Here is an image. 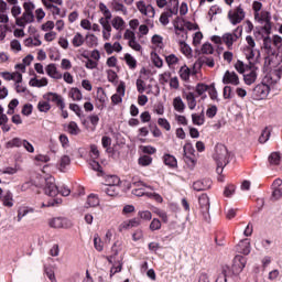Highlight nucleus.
Returning <instances> with one entry per match:
<instances>
[{"label":"nucleus","mask_w":282,"mask_h":282,"mask_svg":"<svg viewBox=\"0 0 282 282\" xmlns=\"http://www.w3.org/2000/svg\"><path fill=\"white\" fill-rule=\"evenodd\" d=\"M272 44H274V43L270 36H267L263 39V47H264V50H267V52L272 51Z\"/></svg>","instance_id":"nucleus-58"},{"label":"nucleus","mask_w":282,"mask_h":282,"mask_svg":"<svg viewBox=\"0 0 282 282\" xmlns=\"http://www.w3.org/2000/svg\"><path fill=\"white\" fill-rule=\"evenodd\" d=\"M141 221L138 218H132L130 220H126L123 221L120 226H119V230L120 232H122V230H129L131 228H138V226H140Z\"/></svg>","instance_id":"nucleus-18"},{"label":"nucleus","mask_w":282,"mask_h":282,"mask_svg":"<svg viewBox=\"0 0 282 282\" xmlns=\"http://www.w3.org/2000/svg\"><path fill=\"white\" fill-rule=\"evenodd\" d=\"M180 12V1L177 0H170L167 3L166 11L163 12L160 17V23L162 25H169L171 17H177Z\"/></svg>","instance_id":"nucleus-4"},{"label":"nucleus","mask_w":282,"mask_h":282,"mask_svg":"<svg viewBox=\"0 0 282 282\" xmlns=\"http://www.w3.org/2000/svg\"><path fill=\"white\" fill-rule=\"evenodd\" d=\"M106 186H120V177H118V175L107 176Z\"/></svg>","instance_id":"nucleus-39"},{"label":"nucleus","mask_w":282,"mask_h":282,"mask_svg":"<svg viewBox=\"0 0 282 282\" xmlns=\"http://www.w3.org/2000/svg\"><path fill=\"white\" fill-rule=\"evenodd\" d=\"M52 109V106L50 105L48 100H41L37 104V110L41 111L42 113H47Z\"/></svg>","instance_id":"nucleus-41"},{"label":"nucleus","mask_w":282,"mask_h":282,"mask_svg":"<svg viewBox=\"0 0 282 282\" xmlns=\"http://www.w3.org/2000/svg\"><path fill=\"white\" fill-rule=\"evenodd\" d=\"M138 215L140 219H144V221H151V219L153 218V215L150 210H140Z\"/></svg>","instance_id":"nucleus-52"},{"label":"nucleus","mask_w":282,"mask_h":282,"mask_svg":"<svg viewBox=\"0 0 282 282\" xmlns=\"http://www.w3.org/2000/svg\"><path fill=\"white\" fill-rule=\"evenodd\" d=\"M123 39H124L126 41H128V43H129L130 41L135 40V32H133V31L127 29L126 32H124V34H123Z\"/></svg>","instance_id":"nucleus-61"},{"label":"nucleus","mask_w":282,"mask_h":282,"mask_svg":"<svg viewBox=\"0 0 282 282\" xmlns=\"http://www.w3.org/2000/svg\"><path fill=\"white\" fill-rule=\"evenodd\" d=\"M269 94H270V86L267 84L261 83L253 88L254 100H264V98H268Z\"/></svg>","instance_id":"nucleus-8"},{"label":"nucleus","mask_w":282,"mask_h":282,"mask_svg":"<svg viewBox=\"0 0 282 282\" xmlns=\"http://www.w3.org/2000/svg\"><path fill=\"white\" fill-rule=\"evenodd\" d=\"M138 162L140 166H151V164L153 163V158H151L150 155H143L139 158Z\"/></svg>","instance_id":"nucleus-48"},{"label":"nucleus","mask_w":282,"mask_h":282,"mask_svg":"<svg viewBox=\"0 0 282 282\" xmlns=\"http://www.w3.org/2000/svg\"><path fill=\"white\" fill-rule=\"evenodd\" d=\"M175 34H181L183 37L186 36V31L184 30V20L180 17H176L173 21Z\"/></svg>","instance_id":"nucleus-20"},{"label":"nucleus","mask_w":282,"mask_h":282,"mask_svg":"<svg viewBox=\"0 0 282 282\" xmlns=\"http://www.w3.org/2000/svg\"><path fill=\"white\" fill-rule=\"evenodd\" d=\"M87 204L90 208H96V206H100V198L96 194H90L87 198Z\"/></svg>","instance_id":"nucleus-38"},{"label":"nucleus","mask_w":282,"mask_h":282,"mask_svg":"<svg viewBox=\"0 0 282 282\" xmlns=\"http://www.w3.org/2000/svg\"><path fill=\"white\" fill-rule=\"evenodd\" d=\"M129 47H131V50H134V52H142V45H140V43H138V40L134 37V40L128 42Z\"/></svg>","instance_id":"nucleus-55"},{"label":"nucleus","mask_w":282,"mask_h":282,"mask_svg":"<svg viewBox=\"0 0 282 282\" xmlns=\"http://www.w3.org/2000/svg\"><path fill=\"white\" fill-rule=\"evenodd\" d=\"M163 162L165 166H170V169H175V166H177V159L172 154H164Z\"/></svg>","instance_id":"nucleus-28"},{"label":"nucleus","mask_w":282,"mask_h":282,"mask_svg":"<svg viewBox=\"0 0 282 282\" xmlns=\"http://www.w3.org/2000/svg\"><path fill=\"white\" fill-rule=\"evenodd\" d=\"M246 258L242 256H236L234 258V264L231 267V271L232 274H235L236 276L241 274V272H243V268H246Z\"/></svg>","instance_id":"nucleus-11"},{"label":"nucleus","mask_w":282,"mask_h":282,"mask_svg":"<svg viewBox=\"0 0 282 282\" xmlns=\"http://www.w3.org/2000/svg\"><path fill=\"white\" fill-rule=\"evenodd\" d=\"M195 91L199 96H204V94H206V91H208V85H206V84H197Z\"/></svg>","instance_id":"nucleus-57"},{"label":"nucleus","mask_w":282,"mask_h":282,"mask_svg":"<svg viewBox=\"0 0 282 282\" xmlns=\"http://www.w3.org/2000/svg\"><path fill=\"white\" fill-rule=\"evenodd\" d=\"M21 12H22V9H21V6H19V4H14L11 8V14H12L13 19H15V25H17L18 19H21Z\"/></svg>","instance_id":"nucleus-46"},{"label":"nucleus","mask_w":282,"mask_h":282,"mask_svg":"<svg viewBox=\"0 0 282 282\" xmlns=\"http://www.w3.org/2000/svg\"><path fill=\"white\" fill-rule=\"evenodd\" d=\"M272 41H273L274 47H276L278 50H281V47H282V37H281V35H273Z\"/></svg>","instance_id":"nucleus-63"},{"label":"nucleus","mask_w":282,"mask_h":282,"mask_svg":"<svg viewBox=\"0 0 282 282\" xmlns=\"http://www.w3.org/2000/svg\"><path fill=\"white\" fill-rule=\"evenodd\" d=\"M158 123L160 127L165 129V131H171V123L169 122V120L164 118H159Z\"/></svg>","instance_id":"nucleus-59"},{"label":"nucleus","mask_w":282,"mask_h":282,"mask_svg":"<svg viewBox=\"0 0 282 282\" xmlns=\"http://www.w3.org/2000/svg\"><path fill=\"white\" fill-rule=\"evenodd\" d=\"M269 162L274 166H279L281 163V154L279 152H272L269 156Z\"/></svg>","instance_id":"nucleus-44"},{"label":"nucleus","mask_w":282,"mask_h":282,"mask_svg":"<svg viewBox=\"0 0 282 282\" xmlns=\"http://www.w3.org/2000/svg\"><path fill=\"white\" fill-rule=\"evenodd\" d=\"M94 246L98 252H102L105 248V246L102 245V239H100V236H98V234L94 236Z\"/></svg>","instance_id":"nucleus-47"},{"label":"nucleus","mask_w":282,"mask_h":282,"mask_svg":"<svg viewBox=\"0 0 282 282\" xmlns=\"http://www.w3.org/2000/svg\"><path fill=\"white\" fill-rule=\"evenodd\" d=\"M204 39V34L202 32H196L193 37V45L197 47L202 43V40Z\"/></svg>","instance_id":"nucleus-60"},{"label":"nucleus","mask_w":282,"mask_h":282,"mask_svg":"<svg viewBox=\"0 0 282 282\" xmlns=\"http://www.w3.org/2000/svg\"><path fill=\"white\" fill-rule=\"evenodd\" d=\"M193 188L197 192L208 191L210 188V180L196 181L193 184Z\"/></svg>","instance_id":"nucleus-23"},{"label":"nucleus","mask_w":282,"mask_h":282,"mask_svg":"<svg viewBox=\"0 0 282 282\" xmlns=\"http://www.w3.org/2000/svg\"><path fill=\"white\" fill-rule=\"evenodd\" d=\"M228 19L232 25H239L246 19V11L239 6L234 11H229Z\"/></svg>","instance_id":"nucleus-6"},{"label":"nucleus","mask_w":282,"mask_h":282,"mask_svg":"<svg viewBox=\"0 0 282 282\" xmlns=\"http://www.w3.org/2000/svg\"><path fill=\"white\" fill-rule=\"evenodd\" d=\"M44 100H47L48 102H55L56 106L63 111L65 109V100H63V96L56 94V93H46L43 95Z\"/></svg>","instance_id":"nucleus-10"},{"label":"nucleus","mask_w":282,"mask_h":282,"mask_svg":"<svg viewBox=\"0 0 282 282\" xmlns=\"http://www.w3.org/2000/svg\"><path fill=\"white\" fill-rule=\"evenodd\" d=\"M198 204L200 207V212L203 213L205 221H208L210 219V198H208V195L203 194L198 198Z\"/></svg>","instance_id":"nucleus-7"},{"label":"nucleus","mask_w":282,"mask_h":282,"mask_svg":"<svg viewBox=\"0 0 282 282\" xmlns=\"http://www.w3.org/2000/svg\"><path fill=\"white\" fill-rule=\"evenodd\" d=\"M207 118H215L217 116V106H210L206 111Z\"/></svg>","instance_id":"nucleus-64"},{"label":"nucleus","mask_w":282,"mask_h":282,"mask_svg":"<svg viewBox=\"0 0 282 282\" xmlns=\"http://www.w3.org/2000/svg\"><path fill=\"white\" fill-rule=\"evenodd\" d=\"M243 34V28L238 26L231 33L227 32L223 34V43L226 45L227 50H232V45L241 39V35Z\"/></svg>","instance_id":"nucleus-5"},{"label":"nucleus","mask_w":282,"mask_h":282,"mask_svg":"<svg viewBox=\"0 0 282 282\" xmlns=\"http://www.w3.org/2000/svg\"><path fill=\"white\" fill-rule=\"evenodd\" d=\"M29 213H34V209L28 208V207H22L18 210V221H21L23 217H26Z\"/></svg>","instance_id":"nucleus-49"},{"label":"nucleus","mask_w":282,"mask_h":282,"mask_svg":"<svg viewBox=\"0 0 282 282\" xmlns=\"http://www.w3.org/2000/svg\"><path fill=\"white\" fill-rule=\"evenodd\" d=\"M48 226L51 228H64V229H67V228H72V226H74V224L68 218L55 217V218H53V219H51L48 221Z\"/></svg>","instance_id":"nucleus-9"},{"label":"nucleus","mask_w":282,"mask_h":282,"mask_svg":"<svg viewBox=\"0 0 282 282\" xmlns=\"http://www.w3.org/2000/svg\"><path fill=\"white\" fill-rule=\"evenodd\" d=\"M69 164H72V159L68 155H63L59 161V171H65Z\"/></svg>","instance_id":"nucleus-45"},{"label":"nucleus","mask_w":282,"mask_h":282,"mask_svg":"<svg viewBox=\"0 0 282 282\" xmlns=\"http://www.w3.org/2000/svg\"><path fill=\"white\" fill-rule=\"evenodd\" d=\"M104 191L109 195V197H116V195L120 193V185H106Z\"/></svg>","instance_id":"nucleus-32"},{"label":"nucleus","mask_w":282,"mask_h":282,"mask_svg":"<svg viewBox=\"0 0 282 282\" xmlns=\"http://www.w3.org/2000/svg\"><path fill=\"white\" fill-rule=\"evenodd\" d=\"M183 98L187 101V107L193 111L195 107H197V99H195V94L193 93H184Z\"/></svg>","instance_id":"nucleus-22"},{"label":"nucleus","mask_w":282,"mask_h":282,"mask_svg":"<svg viewBox=\"0 0 282 282\" xmlns=\"http://www.w3.org/2000/svg\"><path fill=\"white\" fill-rule=\"evenodd\" d=\"M237 252L240 254H250V239L241 240L237 246Z\"/></svg>","instance_id":"nucleus-21"},{"label":"nucleus","mask_w":282,"mask_h":282,"mask_svg":"<svg viewBox=\"0 0 282 282\" xmlns=\"http://www.w3.org/2000/svg\"><path fill=\"white\" fill-rule=\"evenodd\" d=\"M111 25L115 30H118V32H122V30H124V19H122L121 17H115L111 20Z\"/></svg>","instance_id":"nucleus-25"},{"label":"nucleus","mask_w":282,"mask_h":282,"mask_svg":"<svg viewBox=\"0 0 282 282\" xmlns=\"http://www.w3.org/2000/svg\"><path fill=\"white\" fill-rule=\"evenodd\" d=\"M66 131L70 135H78L80 133V128L78 127V123H76V121H70L67 126Z\"/></svg>","instance_id":"nucleus-33"},{"label":"nucleus","mask_w":282,"mask_h":282,"mask_svg":"<svg viewBox=\"0 0 282 282\" xmlns=\"http://www.w3.org/2000/svg\"><path fill=\"white\" fill-rule=\"evenodd\" d=\"M200 50H202L203 54H214L215 53V48L213 47V44H210V43L203 44Z\"/></svg>","instance_id":"nucleus-56"},{"label":"nucleus","mask_w":282,"mask_h":282,"mask_svg":"<svg viewBox=\"0 0 282 282\" xmlns=\"http://www.w3.org/2000/svg\"><path fill=\"white\" fill-rule=\"evenodd\" d=\"M72 45L73 47H83V45H85V36L79 32L75 33L72 40Z\"/></svg>","instance_id":"nucleus-29"},{"label":"nucleus","mask_w":282,"mask_h":282,"mask_svg":"<svg viewBox=\"0 0 282 282\" xmlns=\"http://www.w3.org/2000/svg\"><path fill=\"white\" fill-rule=\"evenodd\" d=\"M111 6L115 12H121L122 14H127V7H124L122 0H112Z\"/></svg>","instance_id":"nucleus-31"},{"label":"nucleus","mask_w":282,"mask_h":282,"mask_svg":"<svg viewBox=\"0 0 282 282\" xmlns=\"http://www.w3.org/2000/svg\"><path fill=\"white\" fill-rule=\"evenodd\" d=\"M134 189H132V195H135V197H142L144 195V191L142 189V186H145L144 183L142 181H138V182H132L131 183V187Z\"/></svg>","instance_id":"nucleus-24"},{"label":"nucleus","mask_w":282,"mask_h":282,"mask_svg":"<svg viewBox=\"0 0 282 282\" xmlns=\"http://www.w3.org/2000/svg\"><path fill=\"white\" fill-rule=\"evenodd\" d=\"M192 122H193V124H196L197 127H202V124H204V122H205L204 112H202L200 115L193 113L192 115Z\"/></svg>","instance_id":"nucleus-43"},{"label":"nucleus","mask_w":282,"mask_h":282,"mask_svg":"<svg viewBox=\"0 0 282 282\" xmlns=\"http://www.w3.org/2000/svg\"><path fill=\"white\" fill-rule=\"evenodd\" d=\"M124 61L130 69H135V67H138V61H135V57H132L131 54L127 53L124 55Z\"/></svg>","instance_id":"nucleus-42"},{"label":"nucleus","mask_w":282,"mask_h":282,"mask_svg":"<svg viewBox=\"0 0 282 282\" xmlns=\"http://www.w3.org/2000/svg\"><path fill=\"white\" fill-rule=\"evenodd\" d=\"M269 140H270V129L265 128V129L262 131V133H261V135H260V138H259V142H260L261 144H265V142L269 141Z\"/></svg>","instance_id":"nucleus-53"},{"label":"nucleus","mask_w":282,"mask_h":282,"mask_svg":"<svg viewBox=\"0 0 282 282\" xmlns=\"http://www.w3.org/2000/svg\"><path fill=\"white\" fill-rule=\"evenodd\" d=\"M162 228V223L158 218H153L150 224V230L155 232V230H160Z\"/></svg>","instance_id":"nucleus-51"},{"label":"nucleus","mask_w":282,"mask_h":282,"mask_svg":"<svg viewBox=\"0 0 282 282\" xmlns=\"http://www.w3.org/2000/svg\"><path fill=\"white\" fill-rule=\"evenodd\" d=\"M44 193L45 195H48V197H56L58 193H61L63 197H69L72 191L66 185H63L58 188V186H56L54 177L50 176L44 181Z\"/></svg>","instance_id":"nucleus-2"},{"label":"nucleus","mask_w":282,"mask_h":282,"mask_svg":"<svg viewBox=\"0 0 282 282\" xmlns=\"http://www.w3.org/2000/svg\"><path fill=\"white\" fill-rule=\"evenodd\" d=\"M45 69L47 76H50L51 78H54L55 80H61V78H63V74L58 72V68H56V64H48Z\"/></svg>","instance_id":"nucleus-17"},{"label":"nucleus","mask_w":282,"mask_h":282,"mask_svg":"<svg viewBox=\"0 0 282 282\" xmlns=\"http://www.w3.org/2000/svg\"><path fill=\"white\" fill-rule=\"evenodd\" d=\"M181 80H184L185 83H188L191 80V68L188 66L184 65L178 70Z\"/></svg>","instance_id":"nucleus-30"},{"label":"nucleus","mask_w":282,"mask_h":282,"mask_svg":"<svg viewBox=\"0 0 282 282\" xmlns=\"http://www.w3.org/2000/svg\"><path fill=\"white\" fill-rule=\"evenodd\" d=\"M243 80L247 85H253V83H257V68H254V66H250L245 70Z\"/></svg>","instance_id":"nucleus-14"},{"label":"nucleus","mask_w":282,"mask_h":282,"mask_svg":"<svg viewBox=\"0 0 282 282\" xmlns=\"http://www.w3.org/2000/svg\"><path fill=\"white\" fill-rule=\"evenodd\" d=\"M224 85H234V87L239 86V75L235 72L226 70L223 76Z\"/></svg>","instance_id":"nucleus-13"},{"label":"nucleus","mask_w":282,"mask_h":282,"mask_svg":"<svg viewBox=\"0 0 282 282\" xmlns=\"http://www.w3.org/2000/svg\"><path fill=\"white\" fill-rule=\"evenodd\" d=\"M47 83H48L47 78H45V77H43L41 79H37L36 77H33V78L30 79L29 85L31 87L41 88V87H47Z\"/></svg>","instance_id":"nucleus-27"},{"label":"nucleus","mask_w":282,"mask_h":282,"mask_svg":"<svg viewBox=\"0 0 282 282\" xmlns=\"http://www.w3.org/2000/svg\"><path fill=\"white\" fill-rule=\"evenodd\" d=\"M173 107L175 111H178V113H184V109H186V104H184L182 97H175L173 99Z\"/></svg>","instance_id":"nucleus-26"},{"label":"nucleus","mask_w":282,"mask_h":282,"mask_svg":"<svg viewBox=\"0 0 282 282\" xmlns=\"http://www.w3.org/2000/svg\"><path fill=\"white\" fill-rule=\"evenodd\" d=\"M184 160L195 166V148L192 143H185L183 147Z\"/></svg>","instance_id":"nucleus-12"},{"label":"nucleus","mask_w":282,"mask_h":282,"mask_svg":"<svg viewBox=\"0 0 282 282\" xmlns=\"http://www.w3.org/2000/svg\"><path fill=\"white\" fill-rule=\"evenodd\" d=\"M250 67L246 66V64H243V62L241 61H237L235 64V69L237 70L238 74H245L247 69H249Z\"/></svg>","instance_id":"nucleus-50"},{"label":"nucleus","mask_w":282,"mask_h":282,"mask_svg":"<svg viewBox=\"0 0 282 282\" xmlns=\"http://www.w3.org/2000/svg\"><path fill=\"white\" fill-rule=\"evenodd\" d=\"M165 61H166L169 67H171V65H177L180 58H177V56L175 54H170V55L165 56Z\"/></svg>","instance_id":"nucleus-54"},{"label":"nucleus","mask_w":282,"mask_h":282,"mask_svg":"<svg viewBox=\"0 0 282 282\" xmlns=\"http://www.w3.org/2000/svg\"><path fill=\"white\" fill-rule=\"evenodd\" d=\"M214 161L216 162V173L218 175H221L224 173V169L228 166L229 160H228V148L224 144H217L215 148V153L213 155Z\"/></svg>","instance_id":"nucleus-1"},{"label":"nucleus","mask_w":282,"mask_h":282,"mask_svg":"<svg viewBox=\"0 0 282 282\" xmlns=\"http://www.w3.org/2000/svg\"><path fill=\"white\" fill-rule=\"evenodd\" d=\"M122 98H124V84H120L117 87V94L111 96L112 105H120V102H122Z\"/></svg>","instance_id":"nucleus-16"},{"label":"nucleus","mask_w":282,"mask_h":282,"mask_svg":"<svg viewBox=\"0 0 282 282\" xmlns=\"http://www.w3.org/2000/svg\"><path fill=\"white\" fill-rule=\"evenodd\" d=\"M69 98L74 101L83 100V93L78 88H72L68 93Z\"/></svg>","instance_id":"nucleus-35"},{"label":"nucleus","mask_w":282,"mask_h":282,"mask_svg":"<svg viewBox=\"0 0 282 282\" xmlns=\"http://www.w3.org/2000/svg\"><path fill=\"white\" fill-rule=\"evenodd\" d=\"M86 45L89 47H96L98 45V37L91 33H88L85 37Z\"/></svg>","instance_id":"nucleus-40"},{"label":"nucleus","mask_w":282,"mask_h":282,"mask_svg":"<svg viewBox=\"0 0 282 282\" xmlns=\"http://www.w3.org/2000/svg\"><path fill=\"white\" fill-rule=\"evenodd\" d=\"M228 274H230V267H223L221 273L218 275L216 282H228Z\"/></svg>","instance_id":"nucleus-34"},{"label":"nucleus","mask_w":282,"mask_h":282,"mask_svg":"<svg viewBox=\"0 0 282 282\" xmlns=\"http://www.w3.org/2000/svg\"><path fill=\"white\" fill-rule=\"evenodd\" d=\"M181 52L184 54V56H192L193 55V48L185 42V41H178Z\"/></svg>","instance_id":"nucleus-36"},{"label":"nucleus","mask_w":282,"mask_h":282,"mask_svg":"<svg viewBox=\"0 0 282 282\" xmlns=\"http://www.w3.org/2000/svg\"><path fill=\"white\" fill-rule=\"evenodd\" d=\"M0 199L6 208H12L14 206V195L10 191H7Z\"/></svg>","instance_id":"nucleus-19"},{"label":"nucleus","mask_w":282,"mask_h":282,"mask_svg":"<svg viewBox=\"0 0 282 282\" xmlns=\"http://www.w3.org/2000/svg\"><path fill=\"white\" fill-rule=\"evenodd\" d=\"M204 65H207V67H215V58L202 56L194 63V69H202Z\"/></svg>","instance_id":"nucleus-15"},{"label":"nucleus","mask_w":282,"mask_h":282,"mask_svg":"<svg viewBox=\"0 0 282 282\" xmlns=\"http://www.w3.org/2000/svg\"><path fill=\"white\" fill-rule=\"evenodd\" d=\"M33 106L32 104H25L22 108L23 116H32Z\"/></svg>","instance_id":"nucleus-62"},{"label":"nucleus","mask_w":282,"mask_h":282,"mask_svg":"<svg viewBox=\"0 0 282 282\" xmlns=\"http://www.w3.org/2000/svg\"><path fill=\"white\" fill-rule=\"evenodd\" d=\"M23 147V139L21 138H13L11 141L7 142V149H19Z\"/></svg>","instance_id":"nucleus-37"},{"label":"nucleus","mask_w":282,"mask_h":282,"mask_svg":"<svg viewBox=\"0 0 282 282\" xmlns=\"http://www.w3.org/2000/svg\"><path fill=\"white\" fill-rule=\"evenodd\" d=\"M23 13L20 19L17 20L18 28H25L28 23H34V10H36V6L34 2L26 1L23 3Z\"/></svg>","instance_id":"nucleus-3"}]
</instances>
